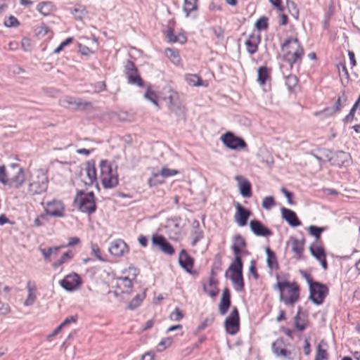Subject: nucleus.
I'll list each match as a JSON object with an SVG mask.
<instances>
[{
    "mask_svg": "<svg viewBox=\"0 0 360 360\" xmlns=\"http://www.w3.org/2000/svg\"><path fill=\"white\" fill-rule=\"evenodd\" d=\"M277 287L280 292H284L285 290L287 292H298L300 291V288L297 283L286 281L278 280Z\"/></svg>",
    "mask_w": 360,
    "mask_h": 360,
    "instance_id": "obj_27",
    "label": "nucleus"
},
{
    "mask_svg": "<svg viewBox=\"0 0 360 360\" xmlns=\"http://www.w3.org/2000/svg\"><path fill=\"white\" fill-rule=\"evenodd\" d=\"M286 5L290 15L297 19L299 16V9L296 4L292 1L287 0Z\"/></svg>",
    "mask_w": 360,
    "mask_h": 360,
    "instance_id": "obj_44",
    "label": "nucleus"
},
{
    "mask_svg": "<svg viewBox=\"0 0 360 360\" xmlns=\"http://www.w3.org/2000/svg\"><path fill=\"white\" fill-rule=\"evenodd\" d=\"M319 360H328V355L326 349H323L320 345H318L316 349V354L314 359Z\"/></svg>",
    "mask_w": 360,
    "mask_h": 360,
    "instance_id": "obj_53",
    "label": "nucleus"
},
{
    "mask_svg": "<svg viewBox=\"0 0 360 360\" xmlns=\"http://www.w3.org/2000/svg\"><path fill=\"white\" fill-rule=\"evenodd\" d=\"M285 84L289 89H292L297 84L298 79L295 75H290L285 77Z\"/></svg>",
    "mask_w": 360,
    "mask_h": 360,
    "instance_id": "obj_51",
    "label": "nucleus"
},
{
    "mask_svg": "<svg viewBox=\"0 0 360 360\" xmlns=\"http://www.w3.org/2000/svg\"><path fill=\"white\" fill-rule=\"evenodd\" d=\"M108 250L115 257H122L128 252L129 249L126 243L122 239H117L110 244Z\"/></svg>",
    "mask_w": 360,
    "mask_h": 360,
    "instance_id": "obj_18",
    "label": "nucleus"
},
{
    "mask_svg": "<svg viewBox=\"0 0 360 360\" xmlns=\"http://www.w3.org/2000/svg\"><path fill=\"white\" fill-rule=\"evenodd\" d=\"M106 85L104 82H98L94 84V93H99L101 91H103L105 89Z\"/></svg>",
    "mask_w": 360,
    "mask_h": 360,
    "instance_id": "obj_61",
    "label": "nucleus"
},
{
    "mask_svg": "<svg viewBox=\"0 0 360 360\" xmlns=\"http://www.w3.org/2000/svg\"><path fill=\"white\" fill-rule=\"evenodd\" d=\"M197 8L198 0H184V11L186 16H188L192 11L197 10Z\"/></svg>",
    "mask_w": 360,
    "mask_h": 360,
    "instance_id": "obj_39",
    "label": "nucleus"
},
{
    "mask_svg": "<svg viewBox=\"0 0 360 360\" xmlns=\"http://www.w3.org/2000/svg\"><path fill=\"white\" fill-rule=\"evenodd\" d=\"M236 208L235 221L240 226H245L251 215V212L242 206L239 202L236 203Z\"/></svg>",
    "mask_w": 360,
    "mask_h": 360,
    "instance_id": "obj_19",
    "label": "nucleus"
},
{
    "mask_svg": "<svg viewBox=\"0 0 360 360\" xmlns=\"http://www.w3.org/2000/svg\"><path fill=\"white\" fill-rule=\"evenodd\" d=\"M65 206L60 200H53L48 202L45 207L46 214L53 217H64Z\"/></svg>",
    "mask_w": 360,
    "mask_h": 360,
    "instance_id": "obj_15",
    "label": "nucleus"
},
{
    "mask_svg": "<svg viewBox=\"0 0 360 360\" xmlns=\"http://www.w3.org/2000/svg\"><path fill=\"white\" fill-rule=\"evenodd\" d=\"M246 247V242L245 239L240 235H235L233 238V244L231 249L233 252L235 259L233 262H236L238 264L243 263L241 255L244 252L243 248Z\"/></svg>",
    "mask_w": 360,
    "mask_h": 360,
    "instance_id": "obj_13",
    "label": "nucleus"
},
{
    "mask_svg": "<svg viewBox=\"0 0 360 360\" xmlns=\"http://www.w3.org/2000/svg\"><path fill=\"white\" fill-rule=\"evenodd\" d=\"M261 41V36L259 34H250L246 39L245 44L247 47L248 52L252 55L258 50V45Z\"/></svg>",
    "mask_w": 360,
    "mask_h": 360,
    "instance_id": "obj_23",
    "label": "nucleus"
},
{
    "mask_svg": "<svg viewBox=\"0 0 360 360\" xmlns=\"http://www.w3.org/2000/svg\"><path fill=\"white\" fill-rule=\"evenodd\" d=\"M250 227L251 231L258 236H264L267 237L270 236L273 234L272 231L266 227L259 220H252L250 222Z\"/></svg>",
    "mask_w": 360,
    "mask_h": 360,
    "instance_id": "obj_21",
    "label": "nucleus"
},
{
    "mask_svg": "<svg viewBox=\"0 0 360 360\" xmlns=\"http://www.w3.org/2000/svg\"><path fill=\"white\" fill-rule=\"evenodd\" d=\"M169 94L167 97L169 100V109L178 117L184 116L185 108L180 101L178 93L171 89H169Z\"/></svg>",
    "mask_w": 360,
    "mask_h": 360,
    "instance_id": "obj_10",
    "label": "nucleus"
},
{
    "mask_svg": "<svg viewBox=\"0 0 360 360\" xmlns=\"http://www.w3.org/2000/svg\"><path fill=\"white\" fill-rule=\"evenodd\" d=\"M281 192L284 194V195L287 198L288 203L290 205H294V202L292 200V198L293 197V194L291 192L288 191L285 188H281Z\"/></svg>",
    "mask_w": 360,
    "mask_h": 360,
    "instance_id": "obj_62",
    "label": "nucleus"
},
{
    "mask_svg": "<svg viewBox=\"0 0 360 360\" xmlns=\"http://www.w3.org/2000/svg\"><path fill=\"white\" fill-rule=\"evenodd\" d=\"M37 10L43 15H51L56 10V8L51 1H41L37 6Z\"/></svg>",
    "mask_w": 360,
    "mask_h": 360,
    "instance_id": "obj_28",
    "label": "nucleus"
},
{
    "mask_svg": "<svg viewBox=\"0 0 360 360\" xmlns=\"http://www.w3.org/2000/svg\"><path fill=\"white\" fill-rule=\"evenodd\" d=\"M292 242V250L299 257H301L304 250V240H298L296 238H290Z\"/></svg>",
    "mask_w": 360,
    "mask_h": 360,
    "instance_id": "obj_30",
    "label": "nucleus"
},
{
    "mask_svg": "<svg viewBox=\"0 0 360 360\" xmlns=\"http://www.w3.org/2000/svg\"><path fill=\"white\" fill-rule=\"evenodd\" d=\"M85 166L87 180L84 181V183L85 185H92L97 179L95 162L94 161H89Z\"/></svg>",
    "mask_w": 360,
    "mask_h": 360,
    "instance_id": "obj_26",
    "label": "nucleus"
},
{
    "mask_svg": "<svg viewBox=\"0 0 360 360\" xmlns=\"http://www.w3.org/2000/svg\"><path fill=\"white\" fill-rule=\"evenodd\" d=\"M255 26L259 31L266 30L268 27V18L265 16L259 18L256 21Z\"/></svg>",
    "mask_w": 360,
    "mask_h": 360,
    "instance_id": "obj_50",
    "label": "nucleus"
},
{
    "mask_svg": "<svg viewBox=\"0 0 360 360\" xmlns=\"http://www.w3.org/2000/svg\"><path fill=\"white\" fill-rule=\"evenodd\" d=\"M299 300V294H280V300L286 305H293Z\"/></svg>",
    "mask_w": 360,
    "mask_h": 360,
    "instance_id": "obj_35",
    "label": "nucleus"
},
{
    "mask_svg": "<svg viewBox=\"0 0 360 360\" xmlns=\"http://www.w3.org/2000/svg\"><path fill=\"white\" fill-rule=\"evenodd\" d=\"M166 56L169 58L174 64L180 63V57L179 53L173 49H167L165 51Z\"/></svg>",
    "mask_w": 360,
    "mask_h": 360,
    "instance_id": "obj_43",
    "label": "nucleus"
},
{
    "mask_svg": "<svg viewBox=\"0 0 360 360\" xmlns=\"http://www.w3.org/2000/svg\"><path fill=\"white\" fill-rule=\"evenodd\" d=\"M179 263L188 272H190L193 267V259L184 249H182L179 253Z\"/></svg>",
    "mask_w": 360,
    "mask_h": 360,
    "instance_id": "obj_24",
    "label": "nucleus"
},
{
    "mask_svg": "<svg viewBox=\"0 0 360 360\" xmlns=\"http://www.w3.org/2000/svg\"><path fill=\"white\" fill-rule=\"evenodd\" d=\"M64 246H56L53 248H41L39 250L41 252L46 261H50L51 256L56 257L58 255L59 250Z\"/></svg>",
    "mask_w": 360,
    "mask_h": 360,
    "instance_id": "obj_32",
    "label": "nucleus"
},
{
    "mask_svg": "<svg viewBox=\"0 0 360 360\" xmlns=\"http://www.w3.org/2000/svg\"><path fill=\"white\" fill-rule=\"evenodd\" d=\"M238 183V186L240 195L244 198H250L252 196V186L250 182L240 175L234 177Z\"/></svg>",
    "mask_w": 360,
    "mask_h": 360,
    "instance_id": "obj_20",
    "label": "nucleus"
},
{
    "mask_svg": "<svg viewBox=\"0 0 360 360\" xmlns=\"http://www.w3.org/2000/svg\"><path fill=\"white\" fill-rule=\"evenodd\" d=\"M167 37L170 42L175 43L179 41V37L174 34V32L171 28L167 31Z\"/></svg>",
    "mask_w": 360,
    "mask_h": 360,
    "instance_id": "obj_64",
    "label": "nucleus"
},
{
    "mask_svg": "<svg viewBox=\"0 0 360 360\" xmlns=\"http://www.w3.org/2000/svg\"><path fill=\"white\" fill-rule=\"evenodd\" d=\"M281 211L283 219L287 221L290 226L297 227L302 224L294 211L285 207H282Z\"/></svg>",
    "mask_w": 360,
    "mask_h": 360,
    "instance_id": "obj_22",
    "label": "nucleus"
},
{
    "mask_svg": "<svg viewBox=\"0 0 360 360\" xmlns=\"http://www.w3.org/2000/svg\"><path fill=\"white\" fill-rule=\"evenodd\" d=\"M288 346H291V345L290 343L286 344L283 338H277L271 345V350L277 358L285 360H295L296 352L294 349H288Z\"/></svg>",
    "mask_w": 360,
    "mask_h": 360,
    "instance_id": "obj_4",
    "label": "nucleus"
},
{
    "mask_svg": "<svg viewBox=\"0 0 360 360\" xmlns=\"http://www.w3.org/2000/svg\"><path fill=\"white\" fill-rule=\"evenodd\" d=\"M153 248H158L160 251L167 255H172L175 250L172 245L162 235L154 234L151 238Z\"/></svg>",
    "mask_w": 360,
    "mask_h": 360,
    "instance_id": "obj_9",
    "label": "nucleus"
},
{
    "mask_svg": "<svg viewBox=\"0 0 360 360\" xmlns=\"http://www.w3.org/2000/svg\"><path fill=\"white\" fill-rule=\"evenodd\" d=\"M276 205L274 197L272 196H266L263 198L262 201V207L265 210H270L272 207Z\"/></svg>",
    "mask_w": 360,
    "mask_h": 360,
    "instance_id": "obj_57",
    "label": "nucleus"
},
{
    "mask_svg": "<svg viewBox=\"0 0 360 360\" xmlns=\"http://www.w3.org/2000/svg\"><path fill=\"white\" fill-rule=\"evenodd\" d=\"M231 306V297L230 294H222V297L220 300L219 305V311L221 315H224L228 311L229 308Z\"/></svg>",
    "mask_w": 360,
    "mask_h": 360,
    "instance_id": "obj_31",
    "label": "nucleus"
},
{
    "mask_svg": "<svg viewBox=\"0 0 360 360\" xmlns=\"http://www.w3.org/2000/svg\"><path fill=\"white\" fill-rule=\"evenodd\" d=\"M345 101H346V98H345L344 96L342 97L339 96L338 98L337 99L336 102L335 103V105H334L333 109L330 110V109L327 108V109L324 110V112H326L330 110V114H331V115L333 113H335L337 112H339L341 110V108Z\"/></svg>",
    "mask_w": 360,
    "mask_h": 360,
    "instance_id": "obj_41",
    "label": "nucleus"
},
{
    "mask_svg": "<svg viewBox=\"0 0 360 360\" xmlns=\"http://www.w3.org/2000/svg\"><path fill=\"white\" fill-rule=\"evenodd\" d=\"M203 238V231L200 229H194L192 231L191 245L195 246L197 243Z\"/></svg>",
    "mask_w": 360,
    "mask_h": 360,
    "instance_id": "obj_49",
    "label": "nucleus"
},
{
    "mask_svg": "<svg viewBox=\"0 0 360 360\" xmlns=\"http://www.w3.org/2000/svg\"><path fill=\"white\" fill-rule=\"evenodd\" d=\"M203 288L205 292H219L217 280L215 278L214 269L212 270L211 276L208 282L203 284Z\"/></svg>",
    "mask_w": 360,
    "mask_h": 360,
    "instance_id": "obj_29",
    "label": "nucleus"
},
{
    "mask_svg": "<svg viewBox=\"0 0 360 360\" xmlns=\"http://www.w3.org/2000/svg\"><path fill=\"white\" fill-rule=\"evenodd\" d=\"M73 40L72 37H68L65 41L60 43V44L53 51L56 54L59 53L66 46L72 43Z\"/></svg>",
    "mask_w": 360,
    "mask_h": 360,
    "instance_id": "obj_60",
    "label": "nucleus"
},
{
    "mask_svg": "<svg viewBox=\"0 0 360 360\" xmlns=\"http://www.w3.org/2000/svg\"><path fill=\"white\" fill-rule=\"evenodd\" d=\"M124 74L127 79V82L131 85H136L139 87L144 86V82L140 77L138 70L134 63L128 60L124 64Z\"/></svg>",
    "mask_w": 360,
    "mask_h": 360,
    "instance_id": "obj_7",
    "label": "nucleus"
},
{
    "mask_svg": "<svg viewBox=\"0 0 360 360\" xmlns=\"http://www.w3.org/2000/svg\"><path fill=\"white\" fill-rule=\"evenodd\" d=\"M301 313L302 307H299L297 309V312L294 317L295 326L300 331H303L307 327V323L304 319H301Z\"/></svg>",
    "mask_w": 360,
    "mask_h": 360,
    "instance_id": "obj_34",
    "label": "nucleus"
},
{
    "mask_svg": "<svg viewBox=\"0 0 360 360\" xmlns=\"http://www.w3.org/2000/svg\"><path fill=\"white\" fill-rule=\"evenodd\" d=\"M309 251L312 256L314 257L318 261L321 260V258L326 256L323 248L318 245L316 243H314L310 245Z\"/></svg>",
    "mask_w": 360,
    "mask_h": 360,
    "instance_id": "obj_33",
    "label": "nucleus"
},
{
    "mask_svg": "<svg viewBox=\"0 0 360 360\" xmlns=\"http://www.w3.org/2000/svg\"><path fill=\"white\" fill-rule=\"evenodd\" d=\"M258 82L261 84H264L269 77V71L266 66H261L259 68L258 71Z\"/></svg>",
    "mask_w": 360,
    "mask_h": 360,
    "instance_id": "obj_38",
    "label": "nucleus"
},
{
    "mask_svg": "<svg viewBox=\"0 0 360 360\" xmlns=\"http://www.w3.org/2000/svg\"><path fill=\"white\" fill-rule=\"evenodd\" d=\"M301 274L309 285V292H328V288L325 284L314 281L311 275L305 271H301Z\"/></svg>",
    "mask_w": 360,
    "mask_h": 360,
    "instance_id": "obj_17",
    "label": "nucleus"
},
{
    "mask_svg": "<svg viewBox=\"0 0 360 360\" xmlns=\"http://www.w3.org/2000/svg\"><path fill=\"white\" fill-rule=\"evenodd\" d=\"M61 105L65 108L71 107L73 110H84L91 107L92 103L89 101H82L81 98L72 96H67L61 100Z\"/></svg>",
    "mask_w": 360,
    "mask_h": 360,
    "instance_id": "obj_14",
    "label": "nucleus"
},
{
    "mask_svg": "<svg viewBox=\"0 0 360 360\" xmlns=\"http://www.w3.org/2000/svg\"><path fill=\"white\" fill-rule=\"evenodd\" d=\"M242 271L243 263L238 264L236 262H232L225 274L226 277L230 278L236 291H241L244 288Z\"/></svg>",
    "mask_w": 360,
    "mask_h": 360,
    "instance_id": "obj_5",
    "label": "nucleus"
},
{
    "mask_svg": "<svg viewBox=\"0 0 360 360\" xmlns=\"http://www.w3.org/2000/svg\"><path fill=\"white\" fill-rule=\"evenodd\" d=\"M172 343V338H166L163 339L158 344V350L159 352L163 351L167 347H169Z\"/></svg>",
    "mask_w": 360,
    "mask_h": 360,
    "instance_id": "obj_58",
    "label": "nucleus"
},
{
    "mask_svg": "<svg viewBox=\"0 0 360 360\" xmlns=\"http://www.w3.org/2000/svg\"><path fill=\"white\" fill-rule=\"evenodd\" d=\"M309 233L315 237L316 240H318L321 238V233L324 231V227H319L314 225H311L308 228Z\"/></svg>",
    "mask_w": 360,
    "mask_h": 360,
    "instance_id": "obj_42",
    "label": "nucleus"
},
{
    "mask_svg": "<svg viewBox=\"0 0 360 360\" xmlns=\"http://www.w3.org/2000/svg\"><path fill=\"white\" fill-rule=\"evenodd\" d=\"M48 177L46 174L39 172L32 177L28 191L31 195H39L47 190Z\"/></svg>",
    "mask_w": 360,
    "mask_h": 360,
    "instance_id": "obj_6",
    "label": "nucleus"
},
{
    "mask_svg": "<svg viewBox=\"0 0 360 360\" xmlns=\"http://www.w3.org/2000/svg\"><path fill=\"white\" fill-rule=\"evenodd\" d=\"M144 98L152 103H153L155 106L159 107V104L157 101V96L155 93L151 90L150 86H148L147 87V91L144 94Z\"/></svg>",
    "mask_w": 360,
    "mask_h": 360,
    "instance_id": "obj_46",
    "label": "nucleus"
},
{
    "mask_svg": "<svg viewBox=\"0 0 360 360\" xmlns=\"http://www.w3.org/2000/svg\"><path fill=\"white\" fill-rule=\"evenodd\" d=\"M349 157V153L344 151H338L328 158V161L332 165L340 167L345 165L348 162Z\"/></svg>",
    "mask_w": 360,
    "mask_h": 360,
    "instance_id": "obj_25",
    "label": "nucleus"
},
{
    "mask_svg": "<svg viewBox=\"0 0 360 360\" xmlns=\"http://www.w3.org/2000/svg\"><path fill=\"white\" fill-rule=\"evenodd\" d=\"M266 253L267 255V266L271 269L277 266V260L274 252L271 250L269 248H266Z\"/></svg>",
    "mask_w": 360,
    "mask_h": 360,
    "instance_id": "obj_40",
    "label": "nucleus"
},
{
    "mask_svg": "<svg viewBox=\"0 0 360 360\" xmlns=\"http://www.w3.org/2000/svg\"><path fill=\"white\" fill-rule=\"evenodd\" d=\"M81 278L76 273L67 275L60 281L61 286L67 291H72L76 290L81 285Z\"/></svg>",
    "mask_w": 360,
    "mask_h": 360,
    "instance_id": "obj_16",
    "label": "nucleus"
},
{
    "mask_svg": "<svg viewBox=\"0 0 360 360\" xmlns=\"http://www.w3.org/2000/svg\"><path fill=\"white\" fill-rule=\"evenodd\" d=\"M101 179L104 188H112L118 184V176L116 171H113L112 165L107 160L100 162Z\"/></svg>",
    "mask_w": 360,
    "mask_h": 360,
    "instance_id": "obj_3",
    "label": "nucleus"
},
{
    "mask_svg": "<svg viewBox=\"0 0 360 360\" xmlns=\"http://www.w3.org/2000/svg\"><path fill=\"white\" fill-rule=\"evenodd\" d=\"M224 326L227 333L234 335H236L240 328V318L238 309L233 307L229 316L224 321Z\"/></svg>",
    "mask_w": 360,
    "mask_h": 360,
    "instance_id": "obj_11",
    "label": "nucleus"
},
{
    "mask_svg": "<svg viewBox=\"0 0 360 360\" xmlns=\"http://www.w3.org/2000/svg\"><path fill=\"white\" fill-rule=\"evenodd\" d=\"M10 175L11 172H7L6 171V167L4 165L0 166V182L2 184L8 186V180Z\"/></svg>",
    "mask_w": 360,
    "mask_h": 360,
    "instance_id": "obj_48",
    "label": "nucleus"
},
{
    "mask_svg": "<svg viewBox=\"0 0 360 360\" xmlns=\"http://www.w3.org/2000/svg\"><path fill=\"white\" fill-rule=\"evenodd\" d=\"M222 143L229 148L238 150L247 147L245 141L240 137L236 136L233 133L228 131L221 136Z\"/></svg>",
    "mask_w": 360,
    "mask_h": 360,
    "instance_id": "obj_8",
    "label": "nucleus"
},
{
    "mask_svg": "<svg viewBox=\"0 0 360 360\" xmlns=\"http://www.w3.org/2000/svg\"><path fill=\"white\" fill-rule=\"evenodd\" d=\"M77 320V316H71L68 318H66L61 323L60 326L63 328L66 327L68 325H69L70 323H76Z\"/></svg>",
    "mask_w": 360,
    "mask_h": 360,
    "instance_id": "obj_63",
    "label": "nucleus"
},
{
    "mask_svg": "<svg viewBox=\"0 0 360 360\" xmlns=\"http://www.w3.org/2000/svg\"><path fill=\"white\" fill-rule=\"evenodd\" d=\"M72 256H73V255L71 251H68V252L63 253V255L61 256V257L53 264V266L55 268L60 266L63 264L69 261L72 257Z\"/></svg>",
    "mask_w": 360,
    "mask_h": 360,
    "instance_id": "obj_47",
    "label": "nucleus"
},
{
    "mask_svg": "<svg viewBox=\"0 0 360 360\" xmlns=\"http://www.w3.org/2000/svg\"><path fill=\"white\" fill-rule=\"evenodd\" d=\"M74 203L80 212L89 214L95 212L97 207L95 195L92 191L86 193L83 191H78L75 197Z\"/></svg>",
    "mask_w": 360,
    "mask_h": 360,
    "instance_id": "obj_2",
    "label": "nucleus"
},
{
    "mask_svg": "<svg viewBox=\"0 0 360 360\" xmlns=\"http://www.w3.org/2000/svg\"><path fill=\"white\" fill-rule=\"evenodd\" d=\"M186 80L189 85L193 86H198L202 84V79L197 75H188L186 76Z\"/></svg>",
    "mask_w": 360,
    "mask_h": 360,
    "instance_id": "obj_45",
    "label": "nucleus"
},
{
    "mask_svg": "<svg viewBox=\"0 0 360 360\" xmlns=\"http://www.w3.org/2000/svg\"><path fill=\"white\" fill-rule=\"evenodd\" d=\"M145 298L146 294H136V295L129 303L127 308L129 310H134L137 309Z\"/></svg>",
    "mask_w": 360,
    "mask_h": 360,
    "instance_id": "obj_36",
    "label": "nucleus"
},
{
    "mask_svg": "<svg viewBox=\"0 0 360 360\" xmlns=\"http://www.w3.org/2000/svg\"><path fill=\"white\" fill-rule=\"evenodd\" d=\"M159 173H153L152 176L148 179V184L150 187L156 186L164 182L163 179H159Z\"/></svg>",
    "mask_w": 360,
    "mask_h": 360,
    "instance_id": "obj_54",
    "label": "nucleus"
},
{
    "mask_svg": "<svg viewBox=\"0 0 360 360\" xmlns=\"http://www.w3.org/2000/svg\"><path fill=\"white\" fill-rule=\"evenodd\" d=\"M70 13L74 15L77 20H82L86 17L87 11L83 6H77L74 8L70 9Z\"/></svg>",
    "mask_w": 360,
    "mask_h": 360,
    "instance_id": "obj_37",
    "label": "nucleus"
},
{
    "mask_svg": "<svg viewBox=\"0 0 360 360\" xmlns=\"http://www.w3.org/2000/svg\"><path fill=\"white\" fill-rule=\"evenodd\" d=\"M281 50L285 53L284 60L288 62L291 68L293 64L302 61L304 49L297 38L290 37L285 39L281 45Z\"/></svg>",
    "mask_w": 360,
    "mask_h": 360,
    "instance_id": "obj_1",
    "label": "nucleus"
},
{
    "mask_svg": "<svg viewBox=\"0 0 360 360\" xmlns=\"http://www.w3.org/2000/svg\"><path fill=\"white\" fill-rule=\"evenodd\" d=\"M4 24L7 27H16L20 25V22L15 16L10 15L5 18Z\"/></svg>",
    "mask_w": 360,
    "mask_h": 360,
    "instance_id": "obj_52",
    "label": "nucleus"
},
{
    "mask_svg": "<svg viewBox=\"0 0 360 360\" xmlns=\"http://www.w3.org/2000/svg\"><path fill=\"white\" fill-rule=\"evenodd\" d=\"M11 167L13 172H11L9 176L8 186L10 187L19 188L23 184L25 180L24 171L17 163L11 164Z\"/></svg>",
    "mask_w": 360,
    "mask_h": 360,
    "instance_id": "obj_12",
    "label": "nucleus"
},
{
    "mask_svg": "<svg viewBox=\"0 0 360 360\" xmlns=\"http://www.w3.org/2000/svg\"><path fill=\"white\" fill-rule=\"evenodd\" d=\"M184 316V314L180 311V309L176 307L174 311H172L170 315L169 318L172 321H180Z\"/></svg>",
    "mask_w": 360,
    "mask_h": 360,
    "instance_id": "obj_59",
    "label": "nucleus"
},
{
    "mask_svg": "<svg viewBox=\"0 0 360 360\" xmlns=\"http://www.w3.org/2000/svg\"><path fill=\"white\" fill-rule=\"evenodd\" d=\"M159 174L162 178H167L179 174V171L176 169L163 167Z\"/></svg>",
    "mask_w": 360,
    "mask_h": 360,
    "instance_id": "obj_56",
    "label": "nucleus"
},
{
    "mask_svg": "<svg viewBox=\"0 0 360 360\" xmlns=\"http://www.w3.org/2000/svg\"><path fill=\"white\" fill-rule=\"evenodd\" d=\"M326 294H309V299L314 304L319 305L323 303Z\"/></svg>",
    "mask_w": 360,
    "mask_h": 360,
    "instance_id": "obj_55",
    "label": "nucleus"
}]
</instances>
